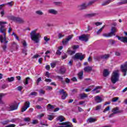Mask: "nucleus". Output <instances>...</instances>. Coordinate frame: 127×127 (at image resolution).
<instances>
[{"label":"nucleus","instance_id":"obj_1","mask_svg":"<svg viewBox=\"0 0 127 127\" xmlns=\"http://www.w3.org/2000/svg\"><path fill=\"white\" fill-rule=\"evenodd\" d=\"M6 23H7V22L0 21V32L3 33L4 35L3 37L0 35V41L1 43H2L3 41H5V43H7V42H8V41H6V37H5L6 29L5 28V25H4V24H6Z\"/></svg>","mask_w":127,"mask_h":127},{"label":"nucleus","instance_id":"obj_2","mask_svg":"<svg viewBox=\"0 0 127 127\" xmlns=\"http://www.w3.org/2000/svg\"><path fill=\"white\" fill-rule=\"evenodd\" d=\"M37 30H34L32 31L30 33L31 39L35 43H39V38L41 37L40 34L39 33H36Z\"/></svg>","mask_w":127,"mask_h":127},{"label":"nucleus","instance_id":"obj_3","mask_svg":"<svg viewBox=\"0 0 127 127\" xmlns=\"http://www.w3.org/2000/svg\"><path fill=\"white\" fill-rule=\"evenodd\" d=\"M119 78H120L119 70L114 71L112 74L111 82L113 84H116L119 81Z\"/></svg>","mask_w":127,"mask_h":127},{"label":"nucleus","instance_id":"obj_4","mask_svg":"<svg viewBox=\"0 0 127 127\" xmlns=\"http://www.w3.org/2000/svg\"><path fill=\"white\" fill-rule=\"evenodd\" d=\"M18 108L17 104H10L8 107H6V110L10 112L11 111H14Z\"/></svg>","mask_w":127,"mask_h":127},{"label":"nucleus","instance_id":"obj_5","mask_svg":"<svg viewBox=\"0 0 127 127\" xmlns=\"http://www.w3.org/2000/svg\"><path fill=\"white\" fill-rule=\"evenodd\" d=\"M72 59H74V60H78V59H79L80 61H82V60L84 59V56L81 53H76L74 57H72Z\"/></svg>","mask_w":127,"mask_h":127},{"label":"nucleus","instance_id":"obj_6","mask_svg":"<svg viewBox=\"0 0 127 127\" xmlns=\"http://www.w3.org/2000/svg\"><path fill=\"white\" fill-rule=\"evenodd\" d=\"M78 39L80 41H84V42H87L89 40V35H82L78 37Z\"/></svg>","mask_w":127,"mask_h":127},{"label":"nucleus","instance_id":"obj_7","mask_svg":"<svg viewBox=\"0 0 127 127\" xmlns=\"http://www.w3.org/2000/svg\"><path fill=\"white\" fill-rule=\"evenodd\" d=\"M30 107V102L29 101H26L24 103V106L21 108V112H25L28 108Z\"/></svg>","mask_w":127,"mask_h":127},{"label":"nucleus","instance_id":"obj_8","mask_svg":"<svg viewBox=\"0 0 127 127\" xmlns=\"http://www.w3.org/2000/svg\"><path fill=\"white\" fill-rule=\"evenodd\" d=\"M58 125H60L62 126H58L57 127H73L72 124L69 122H63L62 123H59Z\"/></svg>","mask_w":127,"mask_h":127},{"label":"nucleus","instance_id":"obj_9","mask_svg":"<svg viewBox=\"0 0 127 127\" xmlns=\"http://www.w3.org/2000/svg\"><path fill=\"white\" fill-rule=\"evenodd\" d=\"M11 19H13L14 21L16 22H18V23H23L24 22V20L22 18L16 17H11Z\"/></svg>","mask_w":127,"mask_h":127},{"label":"nucleus","instance_id":"obj_10","mask_svg":"<svg viewBox=\"0 0 127 127\" xmlns=\"http://www.w3.org/2000/svg\"><path fill=\"white\" fill-rule=\"evenodd\" d=\"M112 112H113L115 115H117V114H121L123 113V111L120 110V108L119 107H116L112 110Z\"/></svg>","mask_w":127,"mask_h":127},{"label":"nucleus","instance_id":"obj_11","mask_svg":"<svg viewBox=\"0 0 127 127\" xmlns=\"http://www.w3.org/2000/svg\"><path fill=\"white\" fill-rule=\"evenodd\" d=\"M59 93L61 95L62 93H63V96H62V100H65V99L68 97V94H67L66 92L64 91V89H61Z\"/></svg>","mask_w":127,"mask_h":127},{"label":"nucleus","instance_id":"obj_12","mask_svg":"<svg viewBox=\"0 0 127 127\" xmlns=\"http://www.w3.org/2000/svg\"><path fill=\"white\" fill-rule=\"evenodd\" d=\"M87 7H88V5L87 4V3H82L78 6V8L80 10H82L83 9H86Z\"/></svg>","mask_w":127,"mask_h":127},{"label":"nucleus","instance_id":"obj_13","mask_svg":"<svg viewBox=\"0 0 127 127\" xmlns=\"http://www.w3.org/2000/svg\"><path fill=\"white\" fill-rule=\"evenodd\" d=\"M121 69L122 72L127 71V62H126L124 64L121 65Z\"/></svg>","mask_w":127,"mask_h":127},{"label":"nucleus","instance_id":"obj_14","mask_svg":"<svg viewBox=\"0 0 127 127\" xmlns=\"http://www.w3.org/2000/svg\"><path fill=\"white\" fill-rule=\"evenodd\" d=\"M118 38V40H121L122 42H124V43H127V37H119V36H116Z\"/></svg>","mask_w":127,"mask_h":127},{"label":"nucleus","instance_id":"obj_15","mask_svg":"<svg viewBox=\"0 0 127 127\" xmlns=\"http://www.w3.org/2000/svg\"><path fill=\"white\" fill-rule=\"evenodd\" d=\"M117 32H118L117 28L116 27H112L111 28V32H110V33H111V35H112V36L113 35H114V36L116 35L115 33H117Z\"/></svg>","mask_w":127,"mask_h":127},{"label":"nucleus","instance_id":"obj_16","mask_svg":"<svg viewBox=\"0 0 127 127\" xmlns=\"http://www.w3.org/2000/svg\"><path fill=\"white\" fill-rule=\"evenodd\" d=\"M49 13H51V14H54V15H56L58 14V11L54 9H50L48 10Z\"/></svg>","mask_w":127,"mask_h":127},{"label":"nucleus","instance_id":"obj_17","mask_svg":"<svg viewBox=\"0 0 127 127\" xmlns=\"http://www.w3.org/2000/svg\"><path fill=\"white\" fill-rule=\"evenodd\" d=\"M92 70H93L92 66H85L84 68V72H87V73H89V72H91Z\"/></svg>","mask_w":127,"mask_h":127},{"label":"nucleus","instance_id":"obj_18","mask_svg":"<svg viewBox=\"0 0 127 127\" xmlns=\"http://www.w3.org/2000/svg\"><path fill=\"white\" fill-rule=\"evenodd\" d=\"M94 100L96 103H102V102H103V100H102V98H101V97L98 95L94 97Z\"/></svg>","mask_w":127,"mask_h":127},{"label":"nucleus","instance_id":"obj_19","mask_svg":"<svg viewBox=\"0 0 127 127\" xmlns=\"http://www.w3.org/2000/svg\"><path fill=\"white\" fill-rule=\"evenodd\" d=\"M100 59H102V60H107L110 58V54L102 55L100 57Z\"/></svg>","mask_w":127,"mask_h":127},{"label":"nucleus","instance_id":"obj_20","mask_svg":"<svg viewBox=\"0 0 127 127\" xmlns=\"http://www.w3.org/2000/svg\"><path fill=\"white\" fill-rule=\"evenodd\" d=\"M98 14L97 13H88L86 14L85 16H86V17H94V16H97Z\"/></svg>","mask_w":127,"mask_h":127},{"label":"nucleus","instance_id":"obj_21","mask_svg":"<svg viewBox=\"0 0 127 127\" xmlns=\"http://www.w3.org/2000/svg\"><path fill=\"white\" fill-rule=\"evenodd\" d=\"M4 96H5V94L4 93L0 94V105H3V104H4V102H3V101L1 100V99H2V97H4Z\"/></svg>","mask_w":127,"mask_h":127},{"label":"nucleus","instance_id":"obj_22","mask_svg":"<svg viewBox=\"0 0 127 127\" xmlns=\"http://www.w3.org/2000/svg\"><path fill=\"white\" fill-rule=\"evenodd\" d=\"M83 76H84V72L83 71H81L78 73V77L79 80H82V79H83Z\"/></svg>","mask_w":127,"mask_h":127},{"label":"nucleus","instance_id":"obj_23","mask_svg":"<svg viewBox=\"0 0 127 127\" xmlns=\"http://www.w3.org/2000/svg\"><path fill=\"white\" fill-rule=\"evenodd\" d=\"M110 75V71H109V70L105 69H104L103 71V76L104 77H107V76H109Z\"/></svg>","mask_w":127,"mask_h":127},{"label":"nucleus","instance_id":"obj_24","mask_svg":"<svg viewBox=\"0 0 127 127\" xmlns=\"http://www.w3.org/2000/svg\"><path fill=\"white\" fill-rule=\"evenodd\" d=\"M98 89H101V87L97 86L93 90L92 92H94V94H98V93H100V90H98Z\"/></svg>","mask_w":127,"mask_h":127},{"label":"nucleus","instance_id":"obj_25","mask_svg":"<svg viewBox=\"0 0 127 127\" xmlns=\"http://www.w3.org/2000/svg\"><path fill=\"white\" fill-rule=\"evenodd\" d=\"M127 0H122V1L118 2L117 3V5H122L123 4H127Z\"/></svg>","mask_w":127,"mask_h":127},{"label":"nucleus","instance_id":"obj_26","mask_svg":"<svg viewBox=\"0 0 127 127\" xmlns=\"http://www.w3.org/2000/svg\"><path fill=\"white\" fill-rule=\"evenodd\" d=\"M65 72H66V69H65V67H62L60 69L59 73L63 74H64Z\"/></svg>","mask_w":127,"mask_h":127},{"label":"nucleus","instance_id":"obj_27","mask_svg":"<svg viewBox=\"0 0 127 127\" xmlns=\"http://www.w3.org/2000/svg\"><path fill=\"white\" fill-rule=\"evenodd\" d=\"M80 99L82 100L85 99V98H88V95L86 93H82L79 95Z\"/></svg>","mask_w":127,"mask_h":127},{"label":"nucleus","instance_id":"obj_28","mask_svg":"<svg viewBox=\"0 0 127 127\" xmlns=\"http://www.w3.org/2000/svg\"><path fill=\"white\" fill-rule=\"evenodd\" d=\"M112 1H113L112 0H107V1H105L104 2H103L102 4V5H103V6L105 5H107L109 4V3H111V2H112Z\"/></svg>","mask_w":127,"mask_h":127},{"label":"nucleus","instance_id":"obj_29","mask_svg":"<svg viewBox=\"0 0 127 127\" xmlns=\"http://www.w3.org/2000/svg\"><path fill=\"white\" fill-rule=\"evenodd\" d=\"M10 123V121L9 120H7L6 121H4L1 122V124L3 126H5L6 125H8Z\"/></svg>","mask_w":127,"mask_h":127},{"label":"nucleus","instance_id":"obj_30","mask_svg":"<svg viewBox=\"0 0 127 127\" xmlns=\"http://www.w3.org/2000/svg\"><path fill=\"white\" fill-rule=\"evenodd\" d=\"M102 35L104 37H112V36H113L110 33H108L107 34L104 33Z\"/></svg>","mask_w":127,"mask_h":127},{"label":"nucleus","instance_id":"obj_31","mask_svg":"<svg viewBox=\"0 0 127 127\" xmlns=\"http://www.w3.org/2000/svg\"><path fill=\"white\" fill-rule=\"evenodd\" d=\"M57 120L58 121H60V122H64V118H63V116H60L58 117L57 118Z\"/></svg>","mask_w":127,"mask_h":127},{"label":"nucleus","instance_id":"obj_32","mask_svg":"<svg viewBox=\"0 0 127 127\" xmlns=\"http://www.w3.org/2000/svg\"><path fill=\"white\" fill-rule=\"evenodd\" d=\"M105 25H103L102 28H101L100 29H99L97 32V34L99 35L101 32H102V31L103 30L104 28H105Z\"/></svg>","mask_w":127,"mask_h":127},{"label":"nucleus","instance_id":"obj_33","mask_svg":"<svg viewBox=\"0 0 127 127\" xmlns=\"http://www.w3.org/2000/svg\"><path fill=\"white\" fill-rule=\"evenodd\" d=\"M7 81H8V82H13V81H14V77H8L7 78Z\"/></svg>","mask_w":127,"mask_h":127},{"label":"nucleus","instance_id":"obj_34","mask_svg":"<svg viewBox=\"0 0 127 127\" xmlns=\"http://www.w3.org/2000/svg\"><path fill=\"white\" fill-rule=\"evenodd\" d=\"M47 118L48 120H49V121H52V120H53V119H54V116H52V115H48L47 116Z\"/></svg>","mask_w":127,"mask_h":127},{"label":"nucleus","instance_id":"obj_35","mask_svg":"<svg viewBox=\"0 0 127 127\" xmlns=\"http://www.w3.org/2000/svg\"><path fill=\"white\" fill-rule=\"evenodd\" d=\"M88 121L89 123H95V122H96V119L90 118L88 119Z\"/></svg>","mask_w":127,"mask_h":127},{"label":"nucleus","instance_id":"obj_36","mask_svg":"<svg viewBox=\"0 0 127 127\" xmlns=\"http://www.w3.org/2000/svg\"><path fill=\"white\" fill-rule=\"evenodd\" d=\"M28 80H30V78L28 77L26 78L25 81H24V85H28Z\"/></svg>","mask_w":127,"mask_h":127},{"label":"nucleus","instance_id":"obj_37","mask_svg":"<svg viewBox=\"0 0 127 127\" xmlns=\"http://www.w3.org/2000/svg\"><path fill=\"white\" fill-rule=\"evenodd\" d=\"M119 99V97H114L112 98V102H113V103H116V102H118Z\"/></svg>","mask_w":127,"mask_h":127},{"label":"nucleus","instance_id":"obj_38","mask_svg":"<svg viewBox=\"0 0 127 127\" xmlns=\"http://www.w3.org/2000/svg\"><path fill=\"white\" fill-rule=\"evenodd\" d=\"M48 108L49 110H52L53 109H54V108H55V107L54 106V105H52L51 104H48Z\"/></svg>","mask_w":127,"mask_h":127},{"label":"nucleus","instance_id":"obj_39","mask_svg":"<svg viewBox=\"0 0 127 127\" xmlns=\"http://www.w3.org/2000/svg\"><path fill=\"white\" fill-rule=\"evenodd\" d=\"M110 44H112V45H114L115 43H116V42L114 40L110 39L108 40Z\"/></svg>","mask_w":127,"mask_h":127},{"label":"nucleus","instance_id":"obj_40","mask_svg":"<svg viewBox=\"0 0 127 127\" xmlns=\"http://www.w3.org/2000/svg\"><path fill=\"white\" fill-rule=\"evenodd\" d=\"M95 1H96V0H92L89 1L88 3H87V6H89V5H92V4H93Z\"/></svg>","mask_w":127,"mask_h":127},{"label":"nucleus","instance_id":"obj_41","mask_svg":"<svg viewBox=\"0 0 127 127\" xmlns=\"http://www.w3.org/2000/svg\"><path fill=\"white\" fill-rule=\"evenodd\" d=\"M5 5H8V6H12V5H13V1L9 2L5 4Z\"/></svg>","mask_w":127,"mask_h":127},{"label":"nucleus","instance_id":"obj_42","mask_svg":"<svg viewBox=\"0 0 127 127\" xmlns=\"http://www.w3.org/2000/svg\"><path fill=\"white\" fill-rule=\"evenodd\" d=\"M73 35H69L66 37V39L69 41V40H71V39H72V38H73Z\"/></svg>","mask_w":127,"mask_h":127},{"label":"nucleus","instance_id":"obj_43","mask_svg":"<svg viewBox=\"0 0 127 127\" xmlns=\"http://www.w3.org/2000/svg\"><path fill=\"white\" fill-rule=\"evenodd\" d=\"M12 35H14V36L16 38V39L17 40H18V41H19V38L18 37V36H17V35H16V34H15V33H14V32H13L12 33Z\"/></svg>","mask_w":127,"mask_h":127},{"label":"nucleus","instance_id":"obj_44","mask_svg":"<svg viewBox=\"0 0 127 127\" xmlns=\"http://www.w3.org/2000/svg\"><path fill=\"white\" fill-rule=\"evenodd\" d=\"M26 52H27V50L26 49V48H24V49H22V53H24L25 55H27V53H26Z\"/></svg>","mask_w":127,"mask_h":127},{"label":"nucleus","instance_id":"obj_45","mask_svg":"<svg viewBox=\"0 0 127 127\" xmlns=\"http://www.w3.org/2000/svg\"><path fill=\"white\" fill-rule=\"evenodd\" d=\"M36 13L37 14H38L39 15H42V14H43V12H42V11H41L40 10L36 11Z\"/></svg>","mask_w":127,"mask_h":127},{"label":"nucleus","instance_id":"obj_46","mask_svg":"<svg viewBox=\"0 0 127 127\" xmlns=\"http://www.w3.org/2000/svg\"><path fill=\"white\" fill-rule=\"evenodd\" d=\"M67 52L69 53V54H70V55H73V54H75V51H70V50H68Z\"/></svg>","mask_w":127,"mask_h":127},{"label":"nucleus","instance_id":"obj_47","mask_svg":"<svg viewBox=\"0 0 127 127\" xmlns=\"http://www.w3.org/2000/svg\"><path fill=\"white\" fill-rule=\"evenodd\" d=\"M41 81H42V78L41 77H39L37 80V85L39 84V82H41Z\"/></svg>","mask_w":127,"mask_h":127},{"label":"nucleus","instance_id":"obj_48","mask_svg":"<svg viewBox=\"0 0 127 127\" xmlns=\"http://www.w3.org/2000/svg\"><path fill=\"white\" fill-rule=\"evenodd\" d=\"M61 3H62L60 1H55L54 2V4H55V5H60L61 4Z\"/></svg>","mask_w":127,"mask_h":127},{"label":"nucleus","instance_id":"obj_49","mask_svg":"<svg viewBox=\"0 0 127 127\" xmlns=\"http://www.w3.org/2000/svg\"><path fill=\"white\" fill-rule=\"evenodd\" d=\"M39 94L40 95H44L45 94V91H44V90L41 89L39 91Z\"/></svg>","mask_w":127,"mask_h":127},{"label":"nucleus","instance_id":"obj_50","mask_svg":"<svg viewBox=\"0 0 127 127\" xmlns=\"http://www.w3.org/2000/svg\"><path fill=\"white\" fill-rule=\"evenodd\" d=\"M110 109L111 108L110 106L107 107L104 109V110L103 111V113H106V112H108V111H109Z\"/></svg>","mask_w":127,"mask_h":127},{"label":"nucleus","instance_id":"obj_51","mask_svg":"<svg viewBox=\"0 0 127 127\" xmlns=\"http://www.w3.org/2000/svg\"><path fill=\"white\" fill-rule=\"evenodd\" d=\"M23 46L24 48H26V46H27V44L26 43V42L25 41H24L23 42Z\"/></svg>","mask_w":127,"mask_h":127},{"label":"nucleus","instance_id":"obj_52","mask_svg":"<svg viewBox=\"0 0 127 127\" xmlns=\"http://www.w3.org/2000/svg\"><path fill=\"white\" fill-rule=\"evenodd\" d=\"M46 89L48 91H51V90H52V87L50 86H46Z\"/></svg>","mask_w":127,"mask_h":127},{"label":"nucleus","instance_id":"obj_53","mask_svg":"<svg viewBox=\"0 0 127 127\" xmlns=\"http://www.w3.org/2000/svg\"><path fill=\"white\" fill-rule=\"evenodd\" d=\"M68 42H69V41L66 39L63 41V43H64V44H67V43H68Z\"/></svg>","mask_w":127,"mask_h":127},{"label":"nucleus","instance_id":"obj_54","mask_svg":"<svg viewBox=\"0 0 127 127\" xmlns=\"http://www.w3.org/2000/svg\"><path fill=\"white\" fill-rule=\"evenodd\" d=\"M43 117H44V114H40V115H39L37 116V118L38 119H41V118H42Z\"/></svg>","mask_w":127,"mask_h":127},{"label":"nucleus","instance_id":"obj_55","mask_svg":"<svg viewBox=\"0 0 127 127\" xmlns=\"http://www.w3.org/2000/svg\"><path fill=\"white\" fill-rule=\"evenodd\" d=\"M5 127H15V125L14 124H10L6 126H5Z\"/></svg>","mask_w":127,"mask_h":127},{"label":"nucleus","instance_id":"obj_56","mask_svg":"<svg viewBox=\"0 0 127 127\" xmlns=\"http://www.w3.org/2000/svg\"><path fill=\"white\" fill-rule=\"evenodd\" d=\"M24 121L26 122V123H29V118H25L24 119Z\"/></svg>","mask_w":127,"mask_h":127},{"label":"nucleus","instance_id":"obj_57","mask_svg":"<svg viewBox=\"0 0 127 127\" xmlns=\"http://www.w3.org/2000/svg\"><path fill=\"white\" fill-rule=\"evenodd\" d=\"M56 65V63H52L51 64V66L52 68H54Z\"/></svg>","mask_w":127,"mask_h":127},{"label":"nucleus","instance_id":"obj_58","mask_svg":"<svg viewBox=\"0 0 127 127\" xmlns=\"http://www.w3.org/2000/svg\"><path fill=\"white\" fill-rule=\"evenodd\" d=\"M31 96H36L37 95V92H33L30 93Z\"/></svg>","mask_w":127,"mask_h":127},{"label":"nucleus","instance_id":"obj_59","mask_svg":"<svg viewBox=\"0 0 127 127\" xmlns=\"http://www.w3.org/2000/svg\"><path fill=\"white\" fill-rule=\"evenodd\" d=\"M44 39L46 42H48L50 40V39L47 38V37H44Z\"/></svg>","mask_w":127,"mask_h":127},{"label":"nucleus","instance_id":"obj_60","mask_svg":"<svg viewBox=\"0 0 127 127\" xmlns=\"http://www.w3.org/2000/svg\"><path fill=\"white\" fill-rule=\"evenodd\" d=\"M57 78H58V79H59V80H61L62 81V82H63V77H62V76H60L59 75H57Z\"/></svg>","mask_w":127,"mask_h":127},{"label":"nucleus","instance_id":"obj_61","mask_svg":"<svg viewBox=\"0 0 127 127\" xmlns=\"http://www.w3.org/2000/svg\"><path fill=\"white\" fill-rule=\"evenodd\" d=\"M101 105H98L96 107V108L95 109V111H99V110H100L101 109Z\"/></svg>","mask_w":127,"mask_h":127},{"label":"nucleus","instance_id":"obj_62","mask_svg":"<svg viewBox=\"0 0 127 127\" xmlns=\"http://www.w3.org/2000/svg\"><path fill=\"white\" fill-rule=\"evenodd\" d=\"M77 109L78 110V112H84V110H83V109H82L81 107H77Z\"/></svg>","mask_w":127,"mask_h":127},{"label":"nucleus","instance_id":"obj_63","mask_svg":"<svg viewBox=\"0 0 127 127\" xmlns=\"http://www.w3.org/2000/svg\"><path fill=\"white\" fill-rule=\"evenodd\" d=\"M17 89L18 91H19V92H21V90H22V86H18V87H17Z\"/></svg>","mask_w":127,"mask_h":127},{"label":"nucleus","instance_id":"obj_64","mask_svg":"<svg viewBox=\"0 0 127 127\" xmlns=\"http://www.w3.org/2000/svg\"><path fill=\"white\" fill-rule=\"evenodd\" d=\"M72 48L73 50L78 49V48H79V46L78 45H74L73 46Z\"/></svg>","mask_w":127,"mask_h":127}]
</instances>
